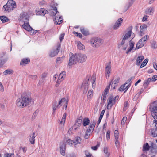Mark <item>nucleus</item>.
<instances>
[{
  "label": "nucleus",
  "instance_id": "1",
  "mask_svg": "<svg viewBox=\"0 0 157 157\" xmlns=\"http://www.w3.org/2000/svg\"><path fill=\"white\" fill-rule=\"evenodd\" d=\"M32 98L29 93L25 92L21 95V98H18L16 101V105L20 108H23L29 105Z\"/></svg>",
  "mask_w": 157,
  "mask_h": 157
},
{
  "label": "nucleus",
  "instance_id": "2",
  "mask_svg": "<svg viewBox=\"0 0 157 157\" xmlns=\"http://www.w3.org/2000/svg\"><path fill=\"white\" fill-rule=\"evenodd\" d=\"M150 111L151 112V115L154 120L153 122L157 124V101H154L151 103L149 108Z\"/></svg>",
  "mask_w": 157,
  "mask_h": 157
},
{
  "label": "nucleus",
  "instance_id": "3",
  "mask_svg": "<svg viewBox=\"0 0 157 157\" xmlns=\"http://www.w3.org/2000/svg\"><path fill=\"white\" fill-rule=\"evenodd\" d=\"M53 11L51 12V15L52 16H55L54 18L53 19V21L56 25H60L62 22L63 19L61 16L59 15V13L57 10V8L55 7L53 9Z\"/></svg>",
  "mask_w": 157,
  "mask_h": 157
},
{
  "label": "nucleus",
  "instance_id": "4",
  "mask_svg": "<svg viewBox=\"0 0 157 157\" xmlns=\"http://www.w3.org/2000/svg\"><path fill=\"white\" fill-rule=\"evenodd\" d=\"M15 2L13 0H9L6 4L3 6L4 11L8 12L13 10L16 7Z\"/></svg>",
  "mask_w": 157,
  "mask_h": 157
},
{
  "label": "nucleus",
  "instance_id": "5",
  "mask_svg": "<svg viewBox=\"0 0 157 157\" xmlns=\"http://www.w3.org/2000/svg\"><path fill=\"white\" fill-rule=\"evenodd\" d=\"M69 60L68 63V66H71L73 64H76L78 62V58L77 54H74L72 53L69 54Z\"/></svg>",
  "mask_w": 157,
  "mask_h": 157
},
{
  "label": "nucleus",
  "instance_id": "6",
  "mask_svg": "<svg viewBox=\"0 0 157 157\" xmlns=\"http://www.w3.org/2000/svg\"><path fill=\"white\" fill-rule=\"evenodd\" d=\"M91 43L94 47H98L102 44V40L98 38H94L91 40Z\"/></svg>",
  "mask_w": 157,
  "mask_h": 157
},
{
  "label": "nucleus",
  "instance_id": "7",
  "mask_svg": "<svg viewBox=\"0 0 157 157\" xmlns=\"http://www.w3.org/2000/svg\"><path fill=\"white\" fill-rule=\"evenodd\" d=\"M149 37V36L148 35H146L143 37L137 44L136 48L138 49L143 47L145 43V42L147 40Z\"/></svg>",
  "mask_w": 157,
  "mask_h": 157
},
{
  "label": "nucleus",
  "instance_id": "8",
  "mask_svg": "<svg viewBox=\"0 0 157 157\" xmlns=\"http://www.w3.org/2000/svg\"><path fill=\"white\" fill-rule=\"evenodd\" d=\"M117 98H118V96H116L114 98H113L112 96L109 97L107 100L108 102L107 106L108 109H109L111 108L113 104L115 102L116 99Z\"/></svg>",
  "mask_w": 157,
  "mask_h": 157
},
{
  "label": "nucleus",
  "instance_id": "9",
  "mask_svg": "<svg viewBox=\"0 0 157 157\" xmlns=\"http://www.w3.org/2000/svg\"><path fill=\"white\" fill-rule=\"evenodd\" d=\"M60 49V45L58 46L57 47L52 50L49 54V56L51 57H54L56 56L59 52Z\"/></svg>",
  "mask_w": 157,
  "mask_h": 157
},
{
  "label": "nucleus",
  "instance_id": "10",
  "mask_svg": "<svg viewBox=\"0 0 157 157\" xmlns=\"http://www.w3.org/2000/svg\"><path fill=\"white\" fill-rule=\"evenodd\" d=\"M105 68L106 76L107 77V75H108V78L109 75V74L111 73V65L110 61L105 63Z\"/></svg>",
  "mask_w": 157,
  "mask_h": 157
},
{
  "label": "nucleus",
  "instance_id": "11",
  "mask_svg": "<svg viewBox=\"0 0 157 157\" xmlns=\"http://www.w3.org/2000/svg\"><path fill=\"white\" fill-rule=\"evenodd\" d=\"M29 18L28 14L24 12L21 14L20 20L24 23L28 22L29 20Z\"/></svg>",
  "mask_w": 157,
  "mask_h": 157
},
{
  "label": "nucleus",
  "instance_id": "12",
  "mask_svg": "<svg viewBox=\"0 0 157 157\" xmlns=\"http://www.w3.org/2000/svg\"><path fill=\"white\" fill-rule=\"evenodd\" d=\"M82 119V116H80L76 120L75 123L73 126V128L75 127L74 128L75 130L78 127H80L81 125Z\"/></svg>",
  "mask_w": 157,
  "mask_h": 157
},
{
  "label": "nucleus",
  "instance_id": "13",
  "mask_svg": "<svg viewBox=\"0 0 157 157\" xmlns=\"http://www.w3.org/2000/svg\"><path fill=\"white\" fill-rule=\"evenodd\" d=\"M36 12L37 15L44 16L45 14L48 13V11L44 8H41L36 10Z\"/></svg>",
  "mask_w": 157,
  "mask_h": 157
},
{
  "label": "nucleus",
  "instance_id": "14",
  "mask_svg": "<svg viewBox=\"0 0 157 157\" xmlns=\"http://www.w3.org/2000/svg\"><path fill=\"white\" fill-rule=\"evenodd\" d=\"M78 58V62H83L86 60L87 59L86 56L82 54H77Z\"/></svg>",
  "mask_w": 157,
  "mask_h": 157
},
{
  "label": "nucleus",
  "instance_id": "15",
  "mask_svg": "<svg viewBox=\"0 0 157 157\" xmlns=\"http://www.w3.org/2000/svg\"><path fill=\"white\" fill-rule=\"evenodd\" d=\"M5 53L3 52L0 55V65H2L7 60V58L4 56Z\"/></svg>",
  "mask_w": 157,
  "mask_h": 157
},
{
  "label": "nucleus",
  "instance_id": "16",
  "mask_svg": "<svg viewBox=\"0 0 157 157\" xmlns=\"http://www.w3.org/2000/svg\"><path fill=\"white\" fill-rule=\"evenodd\" d=\"M122 21L123 19L121 18H120L117 20L113 26L114 29L115 30L117 29L121 26Z\"/></svg>",
  "mask_w": 157,
  "mask_h": 157
},
{
  "label": "nucleus",
  "instance_id": "17",
  "mask_svg": "<svg viewBox=\"0 0 157 157\" xmlns=\"http://www.w3.org/2000/svg\"><path fill=\"white\" fill-rule=\"evenodd\" d=\"M96 124V121H95L93 120V121L91 122L88 127V128L87 130L88 132H91V131H93L95 126Z\"/></svg>",
  "mask_w": 157,
  "mask_h": 157
},
{
  "label": "nucleus",
  "instance_id": "18",
  "mask_svg": "<svg viewBox=\"0 0 157 157\" xmlns=\"http://www.w3.org/2000/svg\"><path fill=\"white\" fill-rule=\"evenodd\" d=\"M147 25L145 24H143L140 26V35L141 36H142L144 34V30H146L147 29Z\"/></svg>",
  "mask_w": 157,
  "mask_h": 157
},
{
  "label": "nucleus",
  "instance_id": "19",
  "mask_svg": "<svg viewBox=\"0 0 157 157\" xmlns=\"http://www.w3.org/2000/svg\"><path fill=\"white\" fill-rule=\"evenodd\" d=\"M23 28L26 30L30 31L33 30V29L30 26L29 22L24 23V24L22 25Z\"/></svg>",
  "mask_w": 157,
  "mask_h": 157
},
{
  "label": "nucleus",
  "instance_id": "20",
  "mask_svg": "<svg viewBox=\"0 0 157 157\" xmlns=\"http://www.w3.org/2000/svg\"><path fill=\"white\" fill-rule=\"evenodd\" d=\"M154 11V7H151L147 8L145 12L147 14L152 15Z\"/></svg>",
  "mask_w": 157,
  "mask_h": 157
},
{
  "label": "nucleus",
  "instance_id": "21",
  "mask_svg": "<svg viewBox=\"0 0 157 157\" xmlns=\"http://www.w3.org/2000/svg\"><path fill=\"white\" fill-rule=\"evenodd\" d=\"M35 133L33 132V133L31 134L29 137V140L32 144H34L35 143V138L36 137V136H35Z\"/></svg>",
  "mask_w": 157,
  "mask_h": 157
},
{
  "label": "nucleus",
  "instance_id": "22",
  "mask_svg": "<svg viewBox=\"0 0 157 157\" xmlns=\"http://www.w3.org/2000/svg\"><path fill=\"white\" fill-rule=\"evenodd\" d=\"M126 84L125 83L124 85H121L120 87L119 90L120 91H122L124 90H125V91H127L129 88V85L126 86Z\"/></svg>",
  "mask_w": 157,
  "mask_h": 157
},
{
  "label": "nucleus",
  "instance_id": "23",
  "mask_svg": "<svg viewBox=\"0 0 157 157\" xmlns=\"http://www.w3.org/2000/svg\"><path fill=\"white\" fill-rule=\"evenodd\" d=\"M119 80L120 78L119 77L117 78L111 84V87L113 88V89H114L115 86L117 85Z\"/></svg>",
  "mask_w": 157,
  "mask_h": 157
},
{
  "label": "nucleus",
  "instance_id": "24",
  "mask_svg": "<svg viewBox=\"0 0 157 157\" xmlns=\"http://www.w3.org/2000/svg\"><path fill=\"white\" fill-rule=\"evenodd\" d=\"M60 152L61 154L62 155H64L65 154V150H66V147L65 145L64 144H63L62 145H61L60 147Z\"/></svg>",
  "mask_w": 157,
  "mask_h": 157
},
{
  "label": "nucleus",
  "instance_id": "25",
  "mask_svg": "<svg viewBox=\"0 0 157 157\" xmlns=\"http://www.w3.org/2000/svg\"><path fill=\"white\" fill-rule=\"evenodd\" d=\"M82 139L79 137H76L74 140V144L75 145L78 144H80L82 141Z\"/></svg>",
  "mask_w": 157,
  "mask_h": 157
},
{
  "label": "nucleus",
  "instance_id": "26",
  "mask_svg": "<svg viewBox=\"0 0 157 157\" xmlns=\"http://www.w3.org/2000/svg\"><path fill=\"white\" fill-rule=\"evenodd\" d=\"M66 113H64L63 114V116L62 117L60 123V124L63 126H63L64 125L65 121L66 120Z\"/></svg>",
  "mask_w": 157,
  "mask_h": 157
},
{
  "label": "nucleus",
  "instance_id": "27",
  "mask_svg": "<svg viewBox=\"0 0 157 157\" xmlns=\"http://www.w3.org/2000/svg\"><path fill=\"white\" fill-rule=\"evenodd\" d=\"M144 57L143 56H138L136 59V65L139 66L140 64L141 63L142 61L144 59Z\"/></svg>",
  "mask_w": 157,
  "mask_h": 157
},
{
  "label": "nucleus",
  "instance_id": "28",
  "mask_svg": "<svg viewBox=\"0 0 157 157\" xmlns=\"http://www.w3.org/2000/svg\"><path fill=\"white\" fill-rule=\"evenodd\" d=\"M30 61V60L29 59H23L22 61H21L20 64L25 65L28 64Z\"/></svg>",
  "mask_w": 157,
  "mask_h": 157
},
{
  "label": "nucleus",
  "instance_id": "29",
  "mask_svg": "<svg viewBox=\"0 0 157 157\" xmlns=\"http://www.w3.org/2000/svg\"><path fill=\"white\" fill-rule=\"evenodd\" d=\"M90 120L88 118H85L83 120L82 124L84 126H86L89 124Z\"/></svg>",
  "mask_w": 157,
  "mask_h": 157
},
{
  "label": "nucleus",
  "instance_id": "30",
  "mask_svg": "<svg viewBox=\"0 0 157 157\" xmlns=\"http://www.w3.org/2000/svg\"><path fill=\"white\" fill-rule=\"evenodd\" d=\"M80 31L84 35L86 36L89 34L88 31L83 27H82L80 28Z\"/></svg>",
  "mask_w": 157,
  "mask_h": 157
},
{
  "label": "nucleus",
  "instance_id": "31",
  "mask_svg": "<svg viewBox=\"0 0 157 157\" xmlns=\"http://www.w3.org/2000/svg\"><path fill=\"white\" fill-rule=\"evenodd\" d=\"M151 134L153 137L157 136V128H153L151 129Z\"/></svg>",
  "mask_w": 157,
  "mask_h": 157
},
{
  "label": "nucleus",
  "instance_id": "32",
  "mask_svg": "<svg viewBox=\"0 0 157 157\" xmlns=\"http://www.w3.org/2000/svg\"><path fill=\"white\" fill-rule=\"evenodd\" d=\"M65 72L64 71H62L59 74L58 78L59 80L62 81L63 78L65 77Z\"/></svg>",
  "mask_w": 157,
  "mask_h": 157
},
{
  "label": "nucleus",
  "instance_id": "33",
  "mask_svg": "<svg viewBox=\"0 0 157 157\" xmlns=\"http://www.w3.org/2000/svg\"><path fill=\"white\" fill-rule=\"evenodd\" d=\"M59 103H58L57 102H55L54 103V104L53 105V113H54L56 109L57 108H59L60 106H59Z\"/></svg>",
  "mask_w": 157,
  "mask_h": 157
},
{
  "label": "nucleus",
  "instance_id": "34",
  "mask_svg": "<svg viewBox=\"0 0 157 157\" xmlns=\"http://www.w3.org/2000/svg\"><path fill=\"white\" fill-rule=\"evenodd\" d=\"M132 31L131 30L128 31L126 34L123 38L126 39L128 40V38L130 37L131 36Z\"/></svg>",
  "mask_w": 157,
  "mask_h": 157
},
{
  "label": "nucleus",
  "instance_id": "35",
  "mask_svg": "<svg viewBox=\"0 0 157 157\" xmlns=\"http://www.w3.org/2000/svg\"><path fill=\"white\" fill-rule=\"evenodd\" d=\"M13 73V71L12 70L7 69L4 71L3 74L4 75H6L8 74L12 75Z\"/></svg>",
  "mask_w": 157,
  "mask_h": 157
},
{
  "label": "nucleus",
  "instance_id": "36",
  "mask_svg": "<svg viewBox=\"0 0 157 157\" xmlns=\"http://www.w3.org/2000/svg\"><path fill=\"white\" fill-rule=\"evenodd\" d=\"M129 45L130 47V48L129 49H128V51H126V53L127 54L128 53L133 49L134 46V43L133 42H131L130 41V42L129 44Z\"/></svg>",
  "mask_w": 157,
  "mask_h": 157
},
{
  "label": "nucleus",
  "instance_id": "37",
  "mask_svg": "<svg viewBox=\"0 0 157 157\" xmlns=\"http://www.w3.org/2000/svg\"><path fill=\"white\" fill-rule=\"evenodd\" d=\"M152 79L151 78H148L147 80L144 83V86L145 87H147L149 84V83L151 82Z\"/></svg>",
  "mask_w": 157,
  "mask_h": 157
},
{
  "label": "nucleus",
  "instance_id": "38",
  "mask_svg": "<svg viewBox=\"0 0 157 157\" xmlns=\"http://www.w3.org/2000/svg\"><path fill=\"white\" fill-rule=\"evenodd\" d=\"M150 148V147L149 146L148 144L147 143L145 144L144 145L143 147V150L144 151H148Z\"/></svg>",
  "mask_w": 157,
  "mask_h": 157
},
{
  "label": "nucleus",
  "instance_id": "39",
  "mask_svg": "<svg viewBox=\"0 0 157 157\" xmlns=\"http://www.w3.org/2000/svg\"><path fill=\"white\" fill-rule=\"evenodd\" d=\"M129 41V40H128L126 39L123 38L122 40L120 45L123 46L124 44H128Z\"/></svg>",
  "mask_w": 157,
  "mask_h": 157
},
{
  "label": "nucleus",
  "instance_id": "40",
  "mask_svg": "<svg viewBox=\"0 0 157 157\" xmlns=\"http://www.w3.org/2000/svg\"><path fill=\"white\" fill-rule=\"evenodd\" d=\"M0 19L3 23L6 22L9 20L7 17L4 16H0Z\"/></svg>",
  "mask_w": 157,
  "mask_h": 157
},
{
  "label": "nucleus",
  "instance_id": "41",
  "mask_svg": "<svg viewBox=\"0 0 157 157\" xmlns=\"http://www.w3.org/2000/svg\"><path fill=\"white\" fill-rule=\"evenodd\" d=\"M78 48L80 50H83L84 48V46L80 42H78Z\"/></svg>",
  "mask_w": 157,
  "mask_h": 157
},
{
  "label": "nucleus",
  "instance_id": "42",
  "mask_svg": "<svg viewBox=\"0 0 157 157\" xmlns=\"http://www.w3.org/2000/svg\"><path fill=\"white\" fill-rule=\"evenodd\" d=\"M148 61V59H145L142 63L141 64L140 66L141 68L143 67L144 66H145Z\"/></svg>",
  "mask_w": 157,
  "mask_h": 157
},
{
  "label": "nucleus",
  "instance_id": "43",
  "mask_svg": "<svg viewBox=\"0 0 157 157\" xmlns=\"http://www.w3.org/2000/svg\"><path fill=\"white\" fill-rule=\"evenodd\" d=\"M66 102V99L64 98H63L61 99L59 101V105L60 106L62 105L64 103Z\"/></svg>",
  "mask_w": 157,
  "mask_h": 157
},
{
  "label": "nucleus",
  "instance_id": "44",
  "mask_svg": "<svg viewBox=\"0 0 157 157\" xmlns=\"http://www.w3.org/2000/svg\"><path fill=\"white\" fill-rule=\"evenodd\" d=\"M151 47L152 48L154 49L156 48H157V44L156 42L155 41H153L151 42Z\"/></svg>",
  "mask_w": 157,
  "mask_h": 157
},
{
  "label": "nucleus",
  "instance_id": "45",
  "mask_svg": "<svg viewBox=\"0 0 157 157\" xmlns=\"http://www.w3.org/2000/svg\"><path fill=\"white\" fill-rule=\"evenodd\" d=\"M66 142L69 145H71L74 144V140H72L70 139H68L66 140Z\"/></svg>",
  "mask_w": 157,
  "mask_h": 157
},
{
  "label": "nucleus",
  "instance_id": "46",
  "mask_svg": "<svg viewBox=\"0 0 157 157\" xmlns=\"http://www.w3.org/2000/svg\"><path fill=\"white\" fill-rule=\"evenodd\" d=\"M65 56H63L61 57H57V62L59 63H61L62 62Z\"/></svg>",
  "mask_w": 157,
  "mask_h": 157
},
{
  "label": "nucleus",
  "instance_id": "47",
  "mask_svg": "<svg viewBox=\"0 0 157 157\" xmlns=\"http://www.w3.org/2000/svg\"><path fill=\"white\" fill-rule=\"evenodd\" d=\"M93 94V91L92 90H89L88 93V96L89 98H91Z\"/></svg>",
  "mask_w": 157,
  "mask_h": 157
},
{
  "label": "nucleus",
  "instance_id": "48",
  "mask_svg": "<svg viewBox=\"0 0 157 157\" xmlns=\"http://www.w3.org/2000/svg\"><path fill=\"white\" fill-rule=\"evenodd\" d=\"M118 132L117 130H115L114 132V136L115 139H118Z\"/></svg>",
  "mask_w": 157,
  "mask_h": 157
},
{
  "label": "nucleus",
  "instance_id": "49",
  "mask_svg": "<svg viewBox=\"0 0 157 157\" xmlns=\"http://www.w3.org/2000/svg\"><path fill=\"white\" fill-rule=\"evenodd\" d=\"M94 79L93 81L92 82V87L93 89H94L95 87V80L96 78H95L94 76L93 77Z\"/></svg>",
  "mask_w": 157,
  "mask_h": 157
},
{
  "label": "nucleus",
  "instance_id": "50",
  "mask_svg": "<svg viewBox=\"0 0 157 157\" xmlns=\"http://www.w3.org/2000/svg\"><path fill=\"white\" fill-rule=\"evenodd\" d=\"M90 132H88L87 131H86L84 136V138L85 139H87L89 137L90 135Z\"/></svg>",
  "mask_w": 157,
  "mask_h": 157
},
{
  "label": "nucleus",
  "instance_id": "51",
  "mask_svg": "<svg viewBox=\"0 0 157 157\" xmlns=\"http://www.w3.org/2000/svg\"><path fill=\"white\" fill-rule=\"evenodd\" d=\"M127 120V117H124L122 119V121H121V125H124L125 122Z\"/></svg>",
  "mask_w": 157,
  "mask_h": 157
},
{
  "label": "nucleus",
  "instance_id": "52",
  "mask_svg": "<svg viewBox=\"0 0 157 157\" xmlns=\"http://www.w3.org/2000/svg\"><path fill=\"white\" fill-rule=\"evenodd\" d=\"M110 131L109 130H108L106 133V137L107 140H109L110 138Z\"/></svg>",
  "mask_w": 157,
  "mask_h": 157
},
{
  "label": "nucleus",
  "instance_id": "53",
  "mask_svg": "<svg viewBox=\"0 0 157 157\" xmlns=\"http://www.w3.org/2000/svg\"><path fill=\"white\" fill-rule=\"evenodd\" d=\"M65 35V33H62L59 36V40L61 42L63 40L64 38V37Z\"/></svg>",
  "mask_w": 157,
  "mask_h": 157
},
{
  "label": "nucleus",
  "instance_id": "54",
  "mask_svg": "<svg viewBox=\"0 0 157 157\" xmlns=\"http://www.w3.org/2000/svg\"><path fill=\"white\" fill-rule=\"evenodd\" d=\"M115 144L117 148H118L120 146V143L118 139H115Z\"/></svg>",
  "mask_w": 157,
  "mask_h": 157
},
{
  "label": "nucleus",
  "instance_id": "55",
  "mask_svg": "<svg viewBox=\"0 0 157 157\" xmlns=\"http://www.w3.org/2000/svg\"><path fill=\"white\" fill-rule=\"evenodd\" d=\"M28 77L33 79H36L37 78V75H30L28 76Z\"/></svg>",
  "mask_w": 157,
  "mask_h": 157
},
{
  "label": "nucleus",
  "instance_id": "56",
  "mask_svg": "<svg viewBox=\"0 0 157 157\" xmlns=\"http://www.w3.org/2000/svg\"><path fill=\"white\" fill-rule=\"evenodd\" d=\"M135 78L134 76H132L130 78H128L126 81L125 84H127L129 83L131 81L132 79H133Z\"/></svg>",
  "mask_w": 157,
  "mask_h": 157
},
{
  "label": "nucleus",
  "instance_id": "57",
  "mask_svg": "<svg viewBox=\"0 0 157 157\" xmlns=\"http://www.w3.org/2000/svg\"><path fill=\"white\" fill-rule=\"evenodd\" d=\"M86 157H91L92 155L91 154L89 153L87 151H85Z\"/></svg>",
  "mask_w": 157,
  "mask_h": 157
},
{
  "label": "nucleus",
  "instance_id": "58",
  "mask_svg": "<svg viewBox=\"0 0 157 157\" xmlns=\"http://www.w3.org/2000/svg\"><path fill=\"white\" fill-rule=\"evenodd\" d=\"M104 152L105 153L107 154L108 155H109L108 153V148L107 147H105L104 149Z\"/></svg>",
  "mask_w": 157,
  "mask_h": 157
},
{
  "label": "nucleus",
  "instance_id": "59",
  "mask_svg": "<svg viewBox=\"0 0 157 157\" xmlns=\"http://www.w3.org/2000/svg\"><path fill=\"white\" fill-rule=\"evenodd\" d=\"M139 94H136V95H135L133 98V101H136L139 98Z\"/></svg>",
  "mask_w": 157,
  "mask_h": 157
},
{
  "label": "nucleus",
  "instance_id": "60",
  "mask_svg": "<svg viewBox=\"0 0 157 157\" xmlns=\"http://www.w3.org/2000/svg\"><path fill=\"white\" fill-rule=\"evenodd\" d=\"M152 79L151 81H155L157 79V75H155L153 76L152 78H151Z\"/></svg>",
  "mask_w": 157,
  "mask_h": 157
},
{
  "label": "nucleus",
  "instance_id": "61",
  "mask_svg": "<svg viewBox=\"0 0 157 157\" xmlns=\"http://www.w3.org/2000/svg\"><path fill=\"white\" fill-rule=\"evenodd\" d=\"M4 87L2 83L0 82V91L3 92L4 91Z\"/></svg>",
  "mask_w": 157,
  "mask_h": 157
},
{
  "label": "nucleus",
  "instance_id": "62",
  "mask_svg": "<svg viewBox=\"0 0 157 157\" xmlns=\"http://www.w3.org/2000/svg\"><path fill=\"white\" fill-rule=\"evenodd\" d=\"M128 102L126 101L124 103V109H127V107L128 106Z\"/></svg>",
  "mask_w": 157,
  "mask_h": 157
},
{
  "label": "nucleus",
  "instance_id": "63",
  "mask_svg": "<svg viewBox=\"0 0 157 157\" xmlns=\"http://www.w3.org/2000/svg\"><path fill=\"white\" fill-rule=\"evenodd\" d=\"M135 0H130V1L129 2L128 8H129Z\"/></svg>",
  "mask_w": 157,
  "mask_h": 157
},
{
  "label": "nucleus",
  "instance_id": "64",
  "mask_svg": "<svg viewBox=\"0 0 157 157\" xmlns=\"http://www.w3.org/2000/svg\"><path fill=\"white\" fill-rule=\"evenodd\" d=\"M4 157H12V155L11 154H6L4 155Z\"/></svg>",
  "mask_w": 157,
  "mask_h": 157
}]
</instances>
